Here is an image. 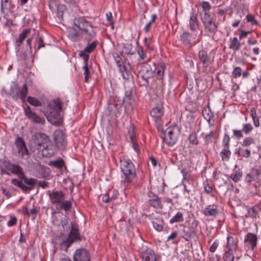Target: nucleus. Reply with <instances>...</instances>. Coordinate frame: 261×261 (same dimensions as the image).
Segmentation results:
<instances>
[{
    "label": "nucleus",
    "instance_id": "f257e3e1",
    "mask_svg": "<svg viewBox=\"0 0 261 261\" xmlns=\"http://www.w3.org/2000/svg\"><path fill=\"white\" fill-rule=\"evenodd\" d=\"M96 33L92 24L83 18V38H84V42L86 45L83 50V60L85 62L84 66L85 82L89 83L91 80V76L93 73V69L91 65H89L87 61L89 59V54L92 53L96 47L98 42L96 40L91 41V39L95 36Z\"/></svg>",
    "mask_w": 261,
    "mask_h": 261
},
{
    "label": "nucleus",
    "instance_id": "f03ea898",
    "mask_svg": "<svg viewBox=\"0 0 261 261\" xmlns=\"http://www.w3.org/2000/svg\"><path fill=\"white\" fill-rule=\"evenodd\" d=\"M122 178L125 183L133 182L136 177V170L134 164L129 159L123 158L120 160Z\"/></svg>",
    "mask_w": 261,
    "mask_h": 261
},
{
    "label": "nucleus",
    "instance_id": "7ed1b4c3",
    "mask_svg": "<svg viewBox=\"0 0 261 261\" xmlns=\"http://www.w3.org/2000/svg\"><path fill=\"white\" fill-rule=\"evenodd\" d=\"M60 102L55 101L50 102L44 111V115L50 123L55 125H60L62 120L60 118V112L61 109Z\"/></svg>",
    "mask_w": 261,
    "mask_h": 261
},
{
    "label": "nucleus",
    "instance_id": "20e7f679",
    "mask_svg": "<svg viewBox=\"0 0 261 261\" xmlns=\"http://www.w3.org/2000/svg\"><path fill=\"white\" fill-rule=\"evenodd\" d=\"M34 147L39 151H42L43 155L51 156L53 153L45 152L52 147L48 137L43 133H36L34 136Z\"/></svg>",
    "mask_w": 261,
    "mask_h": 261
},
{
    "label": "nucleus",
    "instance_id": "39448f33",
    "mask_svg": "<svg viewBox=\"0 0 261 261\" xmlns=\"http://www.w3.org/2000/svg\"><path fill=\"white\" fill-rule=\"evenodd\" d=\"M201 20L206 33L209 35L215 34L218 30V24L210 13L201 15Z\"/></svg>",
    "mask_w": 261,
    "mask_h": 261
},
{
    "label": "nucleus",
    "instance_id": "423d86ee",
    "mask_svg": "<svg viewBox=\"0 0 261 261\" xmlns=\"http://www.w3.org/2000/svg\"><path fill=\"white\" fill-rule=\"evenodd\" d=\"M179 133L180 130L177 126L168 127L166 130L164 142L169 146H173L177 142Z\"/></svg>",
    "mask_w": 261,
    "mask_h": 261
},
{
    "label": "nucleus",
    "instance_id": "0eeeda50",
    "mask_svg": "<svg viewBox=\"0 0 261 261\" xmlns=\"http://www.w3.org/2000/svg\"><path fill=\"white\" fill-rule=\"evenodd\" d=\"M15 147L13 148L14 154L20 158H23L25 155L30 154L26 146L25 143L20 137H17L14 142Z\"/></svg>",
    "mask_w": 261,
    "mask_h": 261
},
{
    "label": "nucleus",
    "instance_id": "6e6552de",
    "mask_svg": "<svg viewBox=\"0 0 261 261\" xmlns=\"http://www.w3.org/2000/svg\"><path fill=\"white\" fill-rule=\"evenodd\" d=\"M55 141L58 147L60 149H64L67 146V142L65 133L61 129H57L54 134Z\"/></svg>",
    "mask_w": 261,
    "mask_h": 261
},
{
    "label": "nucleus",
    "instance_id": "1a4fd4ad",
    "mask_svg": "<svg viewBox=\"0 0 261 261\" xmlns=\"http://www.w3.org/2000/svg\"><path fill=\"white\" fill-rule=\"evenodd\" d=\"M180 40L184 44L190 46L194 45L199 41V39H197V33L195 32L191 34L183 33L180 36Z\"/></svg>",
    "mask_w": 261,
    "mask_h": 261
},
{
    "label": "nucleus",
    "instance_id": "9d476101",
    "mask_svg": "<svg viewBox=\"0 0 261 261\" xmlns=\"http://www.w3.org/2000/svg\"><path fill=\"white\" fill-rule=\"evenodd\" d=\"M81 29L79 21L74 19V26L69 30V37L70 39L74 41L80 40Z\"/></svg>",
    "mask_w": 261,
    "mask_h": 261
},
{
    "label": "nucleus",
    "instance_id": "9b49d317",
    "mask_svg": "<svg viewBox=\"0 0 261 261\" xmlns=\"http://www.w3.org/2000/svg\"><path fill=\"white\" fill-rule=\"evenodd\" d=\"M142 261H158L153 250L146 247H143L141 251Z\"/></svg>",
    "mask_w": 261,
    "mask_h": 261
},
{
    "label": "nucleus",
    "instance_id": "f8f14e48",
    "mask_svg": "<svg viewBox=\"0 0 261 261\" xmlns=\"http://www.w3.org/2000/svg\"><path fill=\"white\" fill-rule=\"evenodd\" d=\"M24 113L28 119L32 122L38 124H44L45 122L44 119L39 116L34 112L32 111L30 107L28 106L24 109Z\"/></svg>",
    "mask_w": 261,
    "mask_h": 261
},
{
    "label": "nucleus",
    "instance_id": "ddd939ff",
    "mask_svg": "<svg viewBox=\"0 0 261 261\" xmlns=\"http://www.w3.org/2000/svg\"><path fill=\"white\" fill-rule=\"evenodd\" d=\"M198 58L204 67L210 66L214 60V57H211L208 56L207 51L204 49H201L199 51Z\"/></svg>",
    "mask_w": 261,
    "mask_h": 261
},
{
    "label": "nucleus",
    "instance_id": "4468645a",
    "mask_svg": "<svg viewBox=\"0 0 261 261\" xmlns=\"http://www.w3.org/2000/svg\"><path fill=\"white\" fill-rule=\"evenodd\" d=\"M257 237L256 234L252 233H248L244 238L245 245L250 246L252 250H253L256 246Z\"/></svg>",
    "mask_w": 261,
    "mask_h": 261
},
{
    "label": "nucleus",
    "instance_id": "2eb2a0df",
    "mask_svg": "<svg viewBox=\"0 0 261 261\" xmlns=\"http://www.w3.org/2000/svg\"><path fill=\"white\" fill-rule=\"evenodd\" d=\"M6 168L9 171L17 175L19 178L24 177L23 169L19 165L9 163Z\"/></svg>",
    "mask_w": 261,
    "mask_h": 261
},
{
    "label": "nucleus",
    "instance_id": "dca6fc26",
    "mask_svg": "<svg viewBox=\"0 0 261 261\" xmlns=\"http://www.w3.org/2000/svg\"><path fill=\"white\" fill-rule=\"evenodd\" d=\"M49 196L51 203L54 204H60L65 199L64 194L62 191H54L49 192Z\"/></svg>",
    "mask_w": 261,
    "mask_h": 261
},
{
    "label": "nucleus",
    "instance_id": "f3484780",
    "mask_svg": "<svg viewBox=\"0 0 261 261\" xmlns=\"http://www.w3.org/2000/svg\"><path fill=\"white\" fill-rule=\"evenodd\" d=\"M134 99L130 94L126 93L123 98V105L125 111L128 114H130L133 110Z\"/></svg>",
    "mask_w": 261,
    "mask_h": 261
},
{
    "label": "nucleus",
    "instance_id": "a211bd4d",
    "mask_svg": "<svg viewBox=\"0 0 261 261\" xmlns=\"http://www.w3.org/2000/svg\"><path fill=\"white\" fill-rule=\"evenodd\" d=\"M163 107L161 105H160L152 109L150 112V115L153 117L154 121L157 122L163 116Z\"/></svg>",
    "mask_w": 261,
    "mask_h": 261
},
{
    "label": "nucleus",
    "instance_id": "6ab92c4d",
    "mask_svg": "<svg viewBox=\"0 0 261 261\" xmlns=\"http://www.w3.org/2000/svg\"><path fill=\"white\" fill-rule=\"evenodd\" d=\"M164 71L165 65L164 64L159 63L157 65H155L154 74L158 79L162 80L163 78L164 75Z\"/></svg>",
    "mask_w": 261,
    "mask_h": 261
},
{
    "label": "nucleus",
    "instance_id": "aec40b11",
    "mask_svg": "<svg viewBox=\"0 0 261 261\" xmlns=\"http://www.w3.org/2000/svg\"><path fill=\"white\" fill-rule=\"evenodd\" d=\"M68 238H70L73 242L80 239L79 229L76 225L72 224L71 229Z\"/></svg>",
    "mask_w": 261,
    "mask_h": 261
},
{
    "label": "nucleus",
    "instance_id": "412c9836",
    "mask_svg": "<svg viewBox=\"0 0 261 261\" xmlns=\"http://www.w3.org/2000/svg\"><path fill=\"white\" fill-rule=\"evenodd\" d=\"M203 213L206 216L215 217L218 215V210L216 206L208 205L203 210Z\"/></svg>",
    "mask_w": 261,
    "mask_h": 261
},
{
    "label": "nucleus",
    "instance_id": "4be33fe9",
    "mask_svg": "<svg viewBox=\"0 0 261 261\" xmlns=\"http://www.w3.org/2000/svg\"><path fill=\"white\" fill-rule=\"evenodd\" d=\"M30 29H24L23 31L19 34L17 40L16 41V44L17 46V50L18 51L20 49V46L22 43V41L26 38L27 35L30 33Z\"/></svg>",
    "mask_w": 261,
    "mask_h": 261
},
{
    "label": "nucleus",
    "instance_id": "5701e85b",
    "mask_svg": "<svg viewBox=\"0 0 261 261\" xmlns=\"http://www.w3.org/2000/svg\"><path fill=\"white\" fill-rule=\"evenodd\" d=\"M189 27L190 29L193 31H196L198 28V20L196 16L194 13L191 14Z\"/></svg>",
    "mask_w": 261,
    "mask_h": 261
},
{
    "label": "nucleus",
    "instance_id": "b1692460",
    "mask_svg": "<svg viewBox=\"0 0 261 261\" xmlns=\"http://www.w3.org/2000/svg\"><path fill=\"white\" fill-rule=\"evenodd\" d=\"M13 8L12 0H1V9L3 12L5 10H10Z\"/></svg>",
    "mask_w": 261,
    "mask_h": 261
},
{
    "label": "nucleus",
    "instance_id": "393cba45",
    "mask_svg": "<svg viewBox=\"0 0 261 261\" xmlns=\"http://www.w3.org/2000/svg\"><path fill=\"white\" fill-rule=\"evenodd\" d=\"M229 41L230 44L229 47L230 49L234 51L238 50L240 49L241 43L237 37L230 38Z\"/></svg>",
    "mask_w": 261,
    "mask_h": 261
},
{
    "label": "nucleus",
    "instance_id": "a878e982",
    "mask_svg": "<svg viewBox=\"0 0 261 261\" xmlns=\"http://www.w3.org/2000/svg\"><path fill=\"white\" fill-rule=\"evenodd\" d=\"M242 176V172L239 169H234L230 175V178L235 182H238Z\"/></svg>",
    "mask_w": 261,
    "mask_h": 261
},
{
    "label": "nucleus",
    "instance_id": "bb28decb",
    "mask_svg": "<svg viewBox=\"0 0 261 261\" xmlns=\"http://www.w3.org/2000/svg\"><path fill=\"white\" fill-rule=\"evenodd\" d=\"M73 242V241L68 238L65 240H63L62 243L60 244L61 249L67 252L68 248Z\"/></svg>",
    "mask_w": 261,
    "mask_h": 261
},
{
    "label": "nucleus",
    "instance_id": "cd10ccee",
    "mask_svg": "<svg viewBox=\"0 0 261 261\" xmlns=\"http://www.w3.org/2000/svg\"><path fill=\"white\" fill-rule=\"evenodd\" d=\"M231 152L229 147H223L220 152V155L223 161H227L230 158Z\"/></svg>",
    "mask_w": 261,
    "mask_h": 261
},
{
    "label": "nucleus",
    "instance_id": "c85d7f7f",
    "mask_svg": "<svg viewBox=\"0 0 261 261\" xmlns=\"http://www.w3.org/2000/svg\"><path fill=\"white\" fill-rule=\"evenodd\" d=\"M48 165L53 166L58 169H61L64 166V163L62 159L51 161L48 163Z\"/></svg>",
    "mask_w": 261,
    "mask_h": 261
},
{
    "label": "nucleus",
    "instance_id": "c756f323",
    "mask_svg": "<svg viewBox=\"0 0 261 261\" xmlns=\"http://www.w3.org/2000/svg\"><path fill=\"white\" fill-rule=\"evenodd\" d=\"M184 221L183 214L181 212H178L170 220L169 223L173 224L176 222H180Z\"/></svg>",
    "mask_w": 261,
    "mask_h": 261
},
{
    "label": "nucleus",
    "instance_id": "7c9ffc66",
    "mask_svg": "<svg viewBox=\"0 0 261 261\" xmlns=\"http://www.w3.org/2000/svg\"><path fill=\"white\" fill-rule=\"evenodd\" d=\"M236 247V245L234 243L233 237L228 236L227 237V244L226 248L229 250H234Z\"/></svg>",
    "mask_w": 261,
    "mask_h": 261
},
{
    "label": "nucleus",
    "instance_id": "2f4dec72",
    "mask_svg": "<svg viewBox=\"0 0 261 261\" xmlns=\"http://www.w3.org/2000/svg\"><path fill=\"white\" fill-rule=\"evenodd\" d=\"M202 114L204 118L208 122L213 117V113L209 108H204L202 111Z\"/></svg>",
    "mask_w": 261,
    "mask_h": 261
},
{
    "label": "nucleus",
    "instance_id": "473e14b6",
    "mask_svg": "<svg viewBox=\"0 0 261 261\" xmlns=\"http://www.w3.org/2000/svg\"><path fill=\"white\" fill-rule=\"evenodd\" d=\"M150 204L155 208H159L161 207V201L158 197L154 195L152 199L149 200Z\"/></svg>",
    "mask_w": 261,
    "mask_h": 261
},
{
    "label": "nucleus",
    "instance_id": "72a5a7b5",
    "mask_svg": "<svg viewBox=\"0 0 261 261\" xmlns=\"http://www.w3.org/2000/svg\"><path fill=\"white\" fill-rule=\"evenodd\" d=\"M242 129L244 134L248 135L253 130V127L250 123H244L242 125Z\"/></svg>",
    "mask_w": 261,
    "mask_h": 261
},
{
    "label": "nucleus",
    "instance_id": "f704fd0d",
    "mask_svg": "<svg viewBox=\"0 0 261 261\" xmlns=\"http://www.w3.org/2000/svg\"><path fill=\"white\" fill-rule=\"evenodd\" d=\"M255 139L251 136L246 137L243 141L242 145L245 147H248L255 144Z\"/></svg>",
    "mask_w": 261,
    "mask_h": 261
},
{
    "label": "nucleus",
    "instance_id": "c9c22d12",
    "mask_svg": "<svg viewBox=\"0 0 261 261\" xmlns=\"http://www.w3.org/2000/svg\"><path fill=\"white\" fill-rule=\"evenodd\" d=\"M233 250H229L227 249L223 255V259L224 261H233L234 259V255L233 254Z\"/></svg>",
    "mask_w": 261,
    "mask_h": 261
},
{
    "label": "nucleus",
    "instance_id": "e433bc0d",
    "mask_svg": "<svg viewBox=\"0 0 261 261\" xmlns=\"http://www.w3.org/2000/svg\"><path fill=\"white\" fill-rule=\"evenodd\" d=\"M10 95L15 100H18V98H20L19 89L16 87L12 88L10 91Z\"/></svg>",
    "mask_w": 261,
    "mask_h": 261
},
{
    "label": "nucleus",
    "instance_id": "4c0bfd02",
    "mask_svg": "<svg viewBox=\"0 0 261 261\" xmlns=\"http://www.w3.org/2000/svg\"><path fill=\"white\" fill-rule=\"evenodd\" d=\"M28 94V89L27 85L24 84L21 90H19L20 99L23 102L25 101L26 96Z\"/></svg>",
    "mask_w": 261,
    "mask_h": 261
},
{
    "label": "nucleus",
    "instance_id": "58836bf2",
    "mask_svg": "<svg viewBox=\"0 0 261 261\" xmlns=\"http://www.w3.org/2000/svg\"><path fill=\"white\" fill-rule=\"evenodd\" d=\"M156 18V15L155 14H153L151 15L150 20L144 26V30L145 32H149L151 24L155 21Z\"/></svg>",
    "mask_w": 261,
    "mask_h": 261
},
{
    "label": "nucleus",
    "instance_id": "ea45409f",
    "mask_svg": "<svg viewBox=\"0 0 261 261\" xmlns=\"http://www.w3.org/2000/svg\"><path fill=\"white\" fill-rule=\"evenodd\" d=\"M27 101L31 105L36 107L41 106V102L39 100L34 97L29 96L28 97Z\"/></svg>",
    "mask_w": 261,
    "mask_h": 261
},
{
    "label": "nucleus",
    "instance_id": "a19ab883",
    "mask_svg": "<svg viewBox=\"0 0 261 261\" xmlns=\"http://www.w3.org/2000/svg\"><path fill=\"white\" fill-rule=\"evenodd\" d=\"M128 134L130 141L137 139L135 132V128L133 125L129 126L128 129Z\"/></svg>",
    "mask_w": 261,
    "mask_h": 261
},
{
    "label": "nucleus",
    "instance_id": "79ce46f5",
    "mask_svg": "<svg viewBox=\"0 0 261 261\" xmlns=\"http://www.w3.org/2000/svg\"><path fill=\"white\" fill-rule=\"evenodd\" d=\"M59 204L60 208L64 209L65 211L68 210L71 206V202L68 200H64L63 202H61Z\"/></svg>",
    "mask_w": 261,
    "mask_h": 261
},
{
    "label": "nucleus",
    "instance_id": "37998d69",
    "mask_svg": "<svg viewBox=\"0 0 261 261\" xmlns=\"http://www.w3.org/2000/svg\"><path fill=\"white\" fill-rule=\"evenodd\" d=\"M21 179H23L24 181L25 184H28L29 187H33L35 185L36 181H37L36 179L34 178H28L25 177V175L24 174V177L20 178Z\"/></svg>",
    "mask_w": 261,
    "mask_h": 261
},
{
    "label": "nucleus",
    "instance_id": "c03bdc74",
    "mask_svg": "<svg viewBox=\"0 0 261 261\" xmlns=\"http://www.w3.org/2000/svg\"><path fill=\"white\" fill-rule=\"evenodd\" d=\"M230 137L227 134H225L223 138V147H229Z\"/></svg>",
    "mask_w": 261,
    "mask_h": 261
},
{
    "label": "nucleus",
    "instance_id": "a18cd8bd",
    "mask_svg": "<svg viewBox=\"0 0 261 261\" xmlns=\"http://www.w3.org/2000/svg\"><path fill=\"white\" fill-rule=\"evenodd\" d=\"M242 74V69L240 67H236L232 72V76L234 78L239 77Z\"/></svg>",
    "mask_w": 261,
    "mask_h": 261
},
{
    "label": "nucleus",
    "instance_id": "49530a36",
    "mask_svg": "<svg viewBox=\"0 0 261 261\" xmlns=\"http://www.w3.org/2000/svg\"><path fill=\"white\" fill-rule=\"evenodd\" d=\"M201 7L203 14L209 13V11L211 9V6L207 2H202L201 3Z\"/></svg>",
    "mask_w": 261,
    "mask_h": 261
},
{
    "label": "nucleus",
    "instance_id": "de8ad7c7",
    "mask_svg": "<svg viewBox=\"0 0 261 261\" xmlns=\"http://www.w3.org/2000/svg\"><path fill=\"white\" fill-rule=\"evenodd\" d=\"M74 261H82V249H77L73 255Z\"/></svg>",
    "mask_w": 261,
    "mask_h": 261
},
{
    "label": "nucleus",
    "instance_id": "09e8293b",
    "mask_svg": "<svg viewBox=\"0 0 261 261\" xmlns=\"http://www.w3.org/2000/svg\"><path fill=\"white\" fill-rule=\"evenodd\" d=\"M257 214V213L255 208L254 207H252L248 209L246 216L254 218L256 217Z\"/></svg>",
    "mask_w": 261,
    "mask_h": 261
},
{
    "label": "nucleus",
    "instance_id": "8fccbe9b",
    "mask_svg": "<svg viewBox=\"0 0 261 261\" xmlns=\"http://www.w3.org/2000/svg\"><path fill=\"white\" fill-rule=\"evenodd\" d=\"M181 172L182 174L183 179L189 182L192 179L191 176L185 169H182Z\"/></svg>",
    "mask_w": 261,
    "mask_h": 261
},
{
    "label": "nucleus",
    "instance_id": "3c124183",
    "mask_svg": "<svg viewBox=\"0 0 261 261\" xmlns=\"http://www.w3.org/2000/svg\"><path fill=\"white\" fill-rule=\"evenodd\" d=\"M246 19L247 21L250 22L252 25H256L257 24V21L255 19L254 16L251 14H248L246 16Z\"/></svg>",
    "mask_w": 261,
    "mask_h": 261
},
{
    "label": "nucleus",
    "instance_id": "603ef678",
    "mask_svg": "<svg viewBox=\"0 0 261 261\" xmlns=\"http://www.w3.org/2000/svg\"><path fill=\"white\" fill-rule=\"evenodd\" d=\"M189 139L191 143L194 145H197L198 144V140L195 134H190L189 137Z\"/></svg>",
    "mask_w": 261,
    "mask_h": 261
},
{
    "label": "nucleus",
    "instance_id": "864d4df0",
    "mask_svg": "<svg viewBox=\"0 0 261 261\" xmlns=\"http://www.w3.org/2000/svg\"><path fill=\"white\" fill-rule=\"evenodd\" d=\"M111 200H114L117 198L119 193L116 190H113L109 192Z\"/></svg>",
    "mask_w": 261,
    "mask_h": 261
},
{
    "label": "nucleus",
    "instance_id": "5fc2aeb1",
    "mask_svg": "<svg viewBox=\"0 0 261 261\" xmlns=\"http://www.w3.org/2000/svg\"><path fill=\"white\" fill-rule=\"evenodd\" d=\"M233 136L238 139H240L243 137V132L242 129H233L232 130Z\"/></svg>",
    "mask_w": 261,
    "mask_h": 261
},
{
    "label": "nucleus",
    "instance_id": "6e6d98bb",
    "mask_svg": "<svg viewBox=\"0 0 261 261\" xmlns=\"http://www.w3.org/2000/svg\"><path fill=\"white\" fill-rule=\"evenodd\" d=\"M239 154L242 157L248 158L250 155V150L248 149L241 150Z\"/></svg>",
    "mask_w": 261,
    "mask_h": 261
},
{
    "label": "nucleus",
    "instance_id": "4d7b16f0",
    "mask_svg": "<svg viewBox=\"0 0 261 261\" xmlns=\"http://www.w3.org/2000/svg\"><path fill=\"white\" fill-rule=\"evenodd\" d=\"M252 118L253 121V124L255 127H258L259 126V120L258 117H257L255 113L251 114Z\"/></svg>",
    "mask_w": 261,
    "mask_h": 261
},
{
    "label": "nucleus",
    "instance_id": "13d9d810",
    "mask_svg": "<svg viewBox=\"0 0 261 261\" xmlns=\"http://www.w3.org/2000/svg\"><path fill=\"white\" fill-rule=\"evenodd\" d=\"M83 261H90V255L89 252L83 249Z\"/></svg>",
    "mask_w": 261,
    "mask_h": 261
},
{
    "label": "nucleus",
    "instance_id": "bf43d9fd",
    "mask_svg": "<svg viewBox=\"0 0 261 261\" xmlns=\"http://www.w3.org/2000/svg\"><path fill=\"white\" fill-rule=\"evenodd\" d=\"M219 246V242L217 240H216L213 242L212 245L210 248V251L212 253H214L217 250L218 247Z\"/></svg>",
    "mask_w": 261,
    "mask_h": 261
},
{
    "label": "nucleus",
    "instance_id": "052dcab7",
    "mask_svg": "<svg viewBox=\"0 0 261 261\" xmlns=\"http://www.w3.org/2000/svg\"><path fill=\"white\" fill-rule=\"evenodd\" d=\"M131 142L132 143V147L134 150L137 152L139 153L140 152V150L139 148V144L137 142V140H131Z\"/></svg>",
    "mask_w": 261,
    "mask_h": 261
},
{
    "label": "nucleus",
    "instance_id": "680f3d73",
    "mask_svg": "<svg viewBox=\"0 0 261 261\" xmlns=\"http://www.w3.org/2000/svg\"><path fill=\"white\" fill-rule=\"evenodd\" d=\"M153 227L156 230L158 231H160L163 229V226L161 224L158 223L156 222L152 221V222Z\"/></svg>",
    "mask_w": 261,
    "mask_h": 261
},
{
    "label": "nucleus",
    "instance_id": "e2e57ef3",
    "mask_svg": "<svg viewBox=\"0 0 261 261\" xmlns=\"http://www.w3.org/2000/svg\"><path fill=\"white\" fill-rule=\"evenodd\" d=\"M106 17H107L108 22H109L110 23V24H111L112 25V28H113V17H112V13L111 12L107 13Z\"/></svg>",
    "mask_w": 261,
    "mask_h": 261
},
{
    "label": "nucleus",
    "instance_id": "0e129e2a",
    "mask_svg": "<svg viewBox=\"0 0 261 261\" xmlns=\"http://www.w3.org/2000/svg\"><path fill=\"white\" fill-rule=\"evenodd\" d=\"M214 132L211 131L209 134H206L204 136V139L205 140V142L206 143H208L211 141V138L213 137L214 136Z\"/></svg>",
    "mask_w": 261,
    "mask_h": 261
},
{
    "label": "nucleus",
    "instance_id": "69168bd1",
    "mask_svg": "<svg viewBox=\"0 0 261 261\" xmlns=\"http://www.w3.org/2000/svg\"><path fill=\"white\" fill-rule=\"evenodd\" d=\"M38 47L37 50L39 49L41 47H43L45 46L44 41L41 37H39L37 41Z\"/></svg>",
    "mask_w": 261,
    "mask_h": 261
},
{
    "label": "nucleus",
    "instance_id": "338daca9",
    "mask_svg": "<svg viewBox=\"0 0 261 261\" xmlns=\"http://www.w3.org/2000/svg\"><path fill=\"white\" fill-rule=\"evenodd\" d=\"M17 222V219L15 217H11L10 220L8 222V225L9 226H12L14 225Z\"/></svg>",
    "mask_w": 261,
    "mask_h": 261
},
{
    "label": "nucleus",
    "instance_id": "774afa93",
    "mask_svg": "<svg viewBox=\"0 0 261 261\" xmlns=\"http://www.w3.org/2000/svg\"><path fill=\"white\" fill-rule=\"evenodd\" d=\"M20 188H21V190L24 192H28L32 190L33 187L27 186L22 183L20 187Z\"/></svg>",
    "mask_w": 261,
    "mask_h": 261
}]
</instances>
